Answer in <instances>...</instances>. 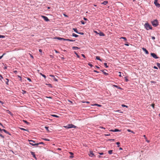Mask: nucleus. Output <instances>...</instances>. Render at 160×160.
<instances>
[{
    "label": "nucleus",
    "instance_id": "1",
    "mask_svg": "<svg viewBox=\"0 0 160 160\" xmlns=\"http://www.w3.org/2000/svg\"><path fill=\"white\" fill-rule=\"evenodd\" d=\"M144 26L146 29L147 30L149 29H152V27L151 25H150L148 23H146L144 25Z\"/></svg>",
    "mask_w": 160,
    "mask_h": 160
},
{
    "label": "nucleus",
    "instance_id": "2",
    "mask_svg": "<svg viewBox=\"0 0 160 160\" xmlns=\"http://www.w3.org/2000/svg\"><path fill=\"white\" fill-rule=\"evenodd\" d=\"M64 127L67 129L70 128H76L77 127L73 124H68L66 126H64Z\"/></svg>",
    "mask_w": 160,
    "mask_h": 160
},
{
    "label": "nucleus",
    "instance_id": "3",
    "mask_svg": "<svg viewBox=\"0 0 160 160\" xmlns=\"http://www.w3.org/2000/svg\"><path fill=\"white\" fill-rule=\"evenodd\" d=\"M152 25L154 27L157 26L158 24V22L157 20H155L152 21Z\"/></svg>",
    "mask_w": 160,
    "mask_h": 160
},
{
    "label": "nucleus",
    "instance_id": "4",
    "mask_svg": "<svg viewBox=\"0 0 160 160\" xmlns=\"http://www.w3.org/2000/svg\"><path fill=\"white\" fill-rule=\"evenodd\" d=\"M29 141L30 142L29 143L32 146L37 145H36V143H35V142L32 140H29Z\"/></svg>",
    "mask_w": 160,
    "mask_h": 160
},
{
    "label": "nucleus",
    "instance_id": "5",
    "mask_svg": "<svg viewBox=\"0 0 160 160\" xmlns=\"http://www.w3.org/2000/svg\"><path fill=\"white\" fill-rule=\"evenodd\" d=\"M151 55L154 58L157 59L158 58L157 56L154 53H151Z\"/></svg>",
    "mask_w": 160,
    "mask_h": 160
},
{
    "label": "nucleus",
    "instance_id": "6",
    "mask_svg": "<svg viewBox=\"0 0 160 160\" xmlns=\"http://www.w3.org/2000/svg\"><path fill=\"white\" fill-rule=\"evenodd\" d=\"M42 17L44 19L45 21H49V19H48V17H47L46 16H42Z\"/></svg>",
    "mask_w": 160,
    "mask_h": 160
},
{
    "label": "nucleus",
    "instance_id": "7",
    "mask_svg": "<svg viewBox=\"0 0 160 160\" xmlns=\"http://www.w3.org/2000/svg\"><path fill=\"white\" fill-rule=\"evenodd\" d=\"M109 131H111V132H120V130L118 129H115L114 130H112V129L110 130Z\"/></svg>",
    "mask_w": 160,
    "mask_h": 160
},
{
    "label": "nucleus",
    "instance_id": "8",
    "mask_svg": "<svg viewBox=\"0 0 160 160\" xmlns=\"http://www.w3.org/2000/svg\"><path fill=\"white\" fill-rule=\"evenodd\" d=\"M142 49L145 52V53L146 54H148L149 52H148V50H147L146 48H142Z\"/></svg>",
    "mask_w": 160,
    "mask_h": 160
},
{
    "label": "nucleus",
    "instance_id": "9",
    "mask_svg": "<svg viewBox=\"0 0 160 160\" xmlns=\"http://www.w3.org/2000/svg\"><path fill=\"white\" fill-rule=\"evenodd\" d=\"M89 156L91 157H93L94 156V153H93V152L92 151H90V154H89Z\"/></svg>",
    "mask_w": 160,
    "mask_h": 160
},
{
    "label": "nucleus",
    "instance_id": "10",
    "mask_svg": "<svg viewBox=\"0 0 160 160\" xmlns=\"http://www.w3.org/2000/svg\"><path fill=\"white\" fill-rule=\"evenodd\" d=\"M31 154L33 156V157L35 159H37V158L35 156V153L34 152H31Z\"/></svg>",
    "mask_w": 160,
    "mask_h": 160
},
{
    "label": "nucleus",
    "instance_id": "11",
    "mask_svg": "<svg viewBox=\"0 0 160 160\" xmlns=\"http://www.w3.org/2000/svg\"><path fill=\"white\" fill-rule=\"evenodd\" d=\"M98 34H99L100 36H105V34L102 32H101L99 33H98Z\"/></svg>",
    "mask_w": 160,
    "mask_h": 160
},
{
    "label": "nucleus",
    "instance_id": "12",
    "mask_svg": "<svg viewBox=\"0 0 160 160\" xmlns=\"http://www.w3.org/2000/svg\"><path fill=\"white\" fill-rule=\"evenodd\" d=\"M154 3L156 5V6H157V7L158 8L160 7V4L159 3H158V2H157L156 3Z\"/></svg>",
    "mask_w": 160,
    "mask_h": 160
},
{
    "label": "nucleus",
    "instance_id": "13",
    "mask_svg": "<svg viewBox=\"0 0 160 160\" xmlns=\"http://www.w3.org/2000/svg\"><path fill=\"white\" fill-rule=\"evenodd\" d=\"M63 40L64 41H70V42H73L74 41V40H72L69 39H63Z\"/></svg>",
    "mask_w": 160,
    "mask_h": 160
},
{
    "label": "nucleus",
    "instance_id": "14",
    "mask_svg": "<svg viewBox=\"0 0 160 160\" xmlns=\"http://www.w3.org/2000/svg\"><path fill=\"white\" fill-rule=\"evenodd\" d=\"M113 86L114 87H116L117 88H118V89H122L120 87H119L118 86L116 85H113Z\"/></svg>",
    "mask_w": 160,
    "mask_h": 160
},
{
    "label": "nucleus",
    "instance_id": "15",
    "mask_svg": "<svg viewBox=\"0 0 160 160\" xmlns=\"http://www.w3.org/2000/svg\"><path fill=\"white\" fill-rule=\"evenodd\" d=\"M92 105V106H97L99 107H101L102 106L101 105L98 104H94L93 105Z\"/></svg>",
    "mask_w": 160,
    "mask_h": 160
},
{
    "label": "nucleus",
    "instance_id": "16",
    "mask_svg": "<svg viewBox=\"0 0 160 160\" xmlns=\"http://www.w3.org/2000/svg\"><path fill=\"white\" fill-rule=\"evenodd\" d=\"M108 3V2L107 1H105L103 2L102 3V4H103L105 5H106Z\"/></svg>",
    "mask_w": 160,
    "mask_h": 160
},
{
    "label": "nucleus",
    "instance_id": "17",
    "mask_svg": "<svg viewBox=\"0 0 160 160\" xmlns=\"http://www.w3.org/2000/svg\"><path fill=\"white\" fill-rule=\"evenodd\" d=\"M6 81L5 82H6V84L7 85H8V82H9V79H7V78H6Z\"/></svg>",
    "mask_w": 160,
    "mask_h": 160
},
{
    "label": "nucleus",
    "instance_id": "18",
    "mask_svg": "<svg viewBox=\"0 0 160 160\" xmlns=\"http://www.w3.org/2000/svg\"><path fill=\"white\" fill-rule=\"evenodd\" d=\"M72 48L74 50H76L79 49V48L77 47H72Z\"/></svg>",
    "mask_w": 160,
    "mask_h": 160
},
{
    "label": "nucleus",
    "instance_id": "19",
    "mask_svg": "<svg viewBox=\"0 0 160 160\" xmlns=\"http://www.w3.org/2000/svg\"><path fill=\"white\" fill-rule=\"evenodd\" d=\"M39 74H40V75H42L43 77L45 79L46 78V77L45 75L42 74L41 72L39 73Z\"/></svg>",
    "mask_w": 160,
    "mask_h": 160
},
{
    "label": "nucleus",
    "instance_id": "20",
    "mask_svg": "<svg viewBox=\"0 0 160 160\" xmlns=\"http://www.w3.org/2000/svg\"><path fill=\"white\" fill-rule=\"evenodd\" d=\"M44 144V143L43 142H40L39 143H36V145L37 146V145H38L39 144Z\"/></svg>",
    "mask_w": 160,
    "mask_h": 160
},
{
    "label": "nucleus",
    "instance_id": "21",
    "mask_svg": "<svg viewBox=\"0 0 160 160\" xmlns=\"http://www.w3.org/2000/svg\"><path fill=\"white\" fill-rule=\"evenodd\" d=\"M73 30L74 31L76 32V33H78L77 29L76 28H73Z\"/></svg>",
    "mask_w": 160,
    "mask_h": 160
},
{
    "label": "nucleus",
    "instance_id": "22",
    "mask_svg": "<svg viewBox=\"0 0 160 160\" xmlns=\"http://www.w3.org/2000/svg\"><path fill=\"white\" fill-rule=\"evenodd\" d=\"M96 59L97 60H99L100 61H102L100 59L99 57V56H96Z\"/></svg>",
    "mask_w": 160,
    "mask_h": 160
},
{
    "label": "nucleus",
    "instance_id": "23",
    "mask_svg": "<svg viewBox=\"0 0 160 160\" xmlns=\"http://www.w3.org/2000/svg\"><path fill=\"white\" fill-rule=\"evenodd\" d=\"M72 36L75 37H77L78 36V35H77V34H76L74 33L72 34Z\"/></svg>",
    "mask_w": 160,
    "mask_h": 160
},
{
    "label": "nucleus",
    "instance_id": "24",
    "mask_svg": "<svg viewBox=\"0 0 160 160\" xmlns=\"http://www.w3.org/2000/svg\"><path fill=\"white\" fill-rule=\"evenodd\" d=\"M112 150H110L108 151V152L109 154H111L112 153Z\"/></svg>",
    "mask_w": 160,
    "mask_h": 160
},
{
    "label": "nucleus",
    "instance_id": "25",
    "mask_svg": "<svg viewBox=\"0 0 160 160\" xmlns=\"http://www.w3.org/2000/svg\"><path fill=\"white\" fill-rule=\"evenodd\" d=\"M52 116L54 117H56V118H58L59 117V116L56 115H54V114H53V115H52Z\"/></svg>",
    "mask_w": 160,
    "mask_h": 160
},
{
    "label": "nucleus",
    "instance_id": "26",
    "mask_svg": "<svg viewBox=\"0 0 160 160\" xmlns=\"http://www.w3.org/2000/svg\"><path fill=\"white\" fill-rule=\"evenodd\" d=\"M18 77L19 78H20V80L21 81V82H22V77L19 76V75H18Z\"/></svg>",
    "mask_w": 160,
    "mask_h": 160
},
{
    "label": "nucleus",
    "instance_id": "27",
    "mask_svg": "<svg viewBox=\"0 0 160 160\" xmlns=\"http://www.w3.org/2000/svg\"><path fill=\"white\" fill-rule=\"evenodd\" d=\"M42 139L45 141H50V140L49 139H47L46 138H43Z\"/></svg>",
    "mask_w": 160,
    "mask_h": 160
},
{
    "label": "nucleus",
    "instance_id": "28",
    "mask_svg": "<svg viewBox=\"0 0 160 160\" xmlns=\"http://www.w3.org/2000/svg\"><path fill=\"white\" fill-rule=\"evenodd\" d=\"M7 112L8 113H9L10 114H11V115H12V113L10 112V111L9 110H8L7 111Z\"/></svg>",
    "mask_w": 160,
    "mask_h": 160
},
{
    "label": "nucleus",
    "instance_id": "29",
    "mask_svg": "<svg viewBox=\"0 0 160 160\" xmlns=\"http://www.w3.org/2000/svg\"><path fill=\"white\" fill-rule=\"evenodd\" d=\"M157 66L160 69V63H158L157 64Z\"/></svg>",
    "mask_w": 160,
    "mask_h": 160
},
{
    "label": "nucleus",
    "instance_id": "30",
    "mask_svg": "<svg viewBox=\"0 0 160 160\" xmlns=\"http://www.w3.org/2000/svg\"><path fill=\"white\" fill-rule=\"evenodd\" d=\"M20 129H21V130H25V131H28H28L27 130V129H26L24 128H20Z\"/></svg>",
    "mask_w": 160,
    "mask_h": 160
},
{
    "label": "nucleus",
    "instance_id": "31",
    "mask_svg": "<svg viewBox=\"0 0 160 160\" xmlns=\"http://www.w3.org/2000/svg\"><path fill=\"white\" fill-rule=\"evenodd\" d=\"M74 53L75 54H76L77 55V56L78 58H80L79 56L78 55V54L77 53V52H74Z\"/></svg>",
    "mask_w": 160,
    "mask_h": 160
},
{
    "label": "nucleus",
    "instance_id": "32",
    "mask_svg": "<svg viewBox=\"0 0 160 160\" xmlns=\"http://www.w3.org/2000/svg\"><path fill=\"white\" fill-rule=\"evenodd\" d=\"M104 66H105V67L106 68H107L108 67V66H107V63H104Z\"/></svg>",
    "mask_w": 160,
    "mask_h": 160
},
{
    "label": "nucleus",
    "instance_id": "33",
    "mask_svg": "<svg viewBox=\"0 0 160 160\" xmlns=\"http://www.w3.org/2000/svg\"><path fill=\"white\" fill-rule=\"evenodd\" d=\"M1 131H4L5 133H6V132H7V131L4 129H1Z\"/></svg>",
    "mask_w": 160,
    "mask_h": 160
},
{
    "label": "nucleus",
    "instance_id": "34",
    "mask_svg": "<svg viewBox=\"0 0 160 160\" xmlns=\"http://www.w3.org/2000/svg\"><path fill=\"white\" fill-rule=\"evenodd\" d=\"M58 39H59V40H63V39H64V38H59V37H58V38H57Z\"/></svg>",
    "mask_w": 160,
    "mask_h": 160
},
{
    "label": "nucleus",
    "instance_id": "35",
    "mask_svg": "<svg viewBox=\"0 0 160 160\" xmlns=\"http://www.w3.org/2000/svg\"><path fill=\"white\" fill-rule=\"evenodd\" d=\"M122 106L123 107H126V108H128V107L127 106H126L124 104H122Z\"/></svg>",
    "mask_w": 160,
    "mask_h": 160
},
{
    "label": "nucleus",
    "instance_id": "36",
    "mask_svg": "<svg viewBox=\"0 0 160 160\" xmlns=\"http://www.w3.org/2000/svg\"><path fill=\"white\" fill-rule=\"evenodd\" d=\"M154 105H155V104L154 103L152 104L151 105V106L153 108V109H154Z\"/></svg>",
    "mask_w": 160,
    "mask_h": 160
},
{
    "label": "nucleus",
    "instance_id": "37",
    "mask_svg": "<svg viewBox=\"0 0 160 160\" xmlns=\"http://www.w3.org/2000/svg\"><path fill=\"white\" fill-rule=\"evenodd\" d=\"M120 144V143L119 142H116V144L118 145V147H119V145Z\"/></svg>",
    "mask_w": 160,
    "mask_h": 160
},
{
    "label": "nucleus",
    "instance_id": "38",
    "mask_svg": "<svg viewBox=\"0 0 160 160\" xmlns=\"http://www.w3.org/2000/svg\"><path fill=\"white\" fill-rule=\"evenodd\" d=\"M5 54V53H3V55H2V56H0V59H1L2 58V57H3V56Z\"/></svg>",
    "mask_w": 160,
    "mask_h": 160
},
{
    "label": "nucleus",
    "instance_id": "39",
    "mask_svg": "<svg viewBox=\"0 0 160 160\" xmlns=\"http://www.w3.org/2000/svg\"><path fill=\"white\" fill-rule=\"evenodd\" d=\"M5 37V36L2 35H0V38H4Z\"/></svg>",
    "mask_w": 160,
    "mask_h": 160
},
{
    "label": "nucleus",
    "instance_id": "40",
    "mask_svg": "<svg viewBox=\"0 0 160 160\" xmlns=\"http://www.w3.org/2000/svg\"><path fill=\"white\" fill-rule=\"evenodd\" d=\"M45 128L47 130V131H48V128L47 127H45Z\"/></svg>",
    "mask_w": 160,
    "mask_h": 160
},
{
    "label": "nucleus",
    "instance_id": "41",
    "mask_svg": "<svg viewBox=\"0 0 160 160\" xmlns=\"http://www.w3.org/2000/svg\"><path fill=\"white\" fill-rule=\"evenodd\" d=\"M27 79L29 81V82H31V80L28 78H27Z\"/></svg>",
    "mask_w": 160,
    "mask_h": 160
},
{
    "label": "nucleus",
    "instance_id": "42",
    "mask_svg": "<svg viewBox=\"0 0 160 160\" xmlns=\"http://www.w3.org/2000/svg\"><path fill=\"white\" fill-rule=\"evenodd\" d=\"M23 121L25 122V123H27V124H28V122L27 121H26V120H23Z\"/></svg>",
    "mask_w": 160,
    "mask_h": 160
},
{
    "label": "nucleus",
    "instance_id": "43",
    "mask_svg": "<svg viewBox=\"0 0 160 160\" xmlns=\"http://www.w3.org/2000/svg\"><path fill=\"white\" fill-rule=\"evenodd\" d=\"M121 38L124 39V40L125 41L127 40V39H126V38H125V37H122V38Z\"/></svg>",
    "mask_w": 160,
    "mask_h": 160
},
{
    "label": "nucleus",
    "instance_id": "44",
    "mask_svg": "<svg viewBox=\"0 0 160 160\" xmlns=\"http://www.w3.org/2000/svg\"><path fill=\"white\" fill-rule=\"evenodd\" d=\"M102 71L103 72V73L105 75H108V74L107 73H106L105 72H104L103 71Z\"/></svg>",
    "mask_w": 160,
    "mask_h": 160
},
{
    "label": "nucleus",
    "instance_id": "45",
    "mask_svg": "<svg viewBox=\"0 0 160 160\" xmlns=\"http://www.w3.org/2000/svg\"><path fill=\"white\" fill-rule=\"evenodd\" d=\"M81 22L82 24H85V22L83 21H81Z\"/></svg>",
    "mask_w": 160,
    "mask_h": 160
},
{
    "label": "nucleus",
    "instance_id": "46",
    "mask_svg": "<svg viewBox=\"0 0 160 160\" xmlns=\"http://www.w3.org/2000/svg\"><path fill=\"white\" fill-rule=\"evenodd\" d=\"M3 77H2V75L0 74V79L1 80L2 79H3Z\"/></svg>",
    "mask_w": 160,
    "mask_h": 160
},
{
    "label": "nucleus",
    "instance_id": "47",
    "mask_svg": "<svg viewBox=\"0 0 160 160\" xmlns=\"http://www.w3.org/2000/svg\"><path fill=\"white\" fill-rule=\"evenodd\" d=\"M127 131L129 132H131L132 131L130 129H128Z\"/></svg>",
    "mask_w": 160,
    "mask_h": 160
},
{
    "label": "nucleus",
    "instance_id": "48",
    "mask_svg": "<svg viewBox=\"0 0 160 160\" xmlns=\"http://www.w3.org/2000/svg\"><path fill=\"white\" fill-rule=\"evenodd\" d=\"M88 65L91 67H92V65L90 63H89L88 64Z\"/></svg>",
    "mask_w": 160,
    "mask_h": 160
},
{
    "label": "nucleus",
    "instance_id": "49",
    "mask_svg": "<svg viewBox=\"0 0 160 160\" xmlns=\"http://www.w3.org/2000/svg\"><path fill=\"white\" fill-rule=\"evenodd\" d=\"M48 86H49V87H52V85H51V84H48Z\"/></svg>",
    "mask_w": 160,
    "mask_h": 160
},
{
    "label": "nucleus",
    "instance_id": "50",
    "mask_svg": "<svg viewBox=\"0 0 160 160\" xmlns=\"http://www.w3.org/2000/svg\"><path fill=\"white\" fill-rule=\"evenodd\" d=\"M54 80L55 81H57L58 80L56 78H55V77H54Z\"/></svg>",
    "mask_w": 160,
    "mask_h": 160
},
{
    "label": "nucleus",
    "instance_id": "51",
    "mask_svg": "<svg viewBox=\"0 0 160 160\" xmlns=\"http://www.w3.org/2000/svg\"><path fill=\"white\" fill-rule=\"evenodd\" d=\"M151 82L152 83H156V82L154 81H151Z\"/></svg>",
    "mask_w": 160,
    "mask_h": 160
},
{
    "label": "nucleus",
    "instance_id": "52",
    "mask_svg": "<svg viewBox=\"0 0 160 160\" xmlns=\"http://www.w3.org/2000/svg\"><path fill=\"white\" fill-rule=\"evenodd\" d=\"M82 56L83 57H84V58H85L86 57H85V56L83 54H82Z\"/></svg>",
    "mask_w": 160,
    "mask_h": 160
},
{
    "label": "nucleus",
    "instance_id": "53",
    "mask_svg": "<svg viewBox=\"0 0 160 160\" xmlns=\"http://www.w3.org/2000/svg\"><path fill=\"white\" fill-rule=\"evenodd\" d=\"M153 68H154L155 69H158V68L157 67L155 66H154Z\"/></svg>",
    "mask_w": 160,
    "mask_h": 160
},
{
    "label": "nucleus",
    "instance_id": "54",
    "mask_svg": "<svg viewBox=\"0 0 160 160\" xmlns=\"http://www.w3.org/2000/svg\"><path fill=\"white\" fill-rule=\"evenodd\" d=\"M54 51L57 53H58L59 52L56 50H54Z\"/></svg>",
    "mask_w": 160,
    "mask_h": 160
},
{
    "label": "nucleus",
    "instance_id": "55",
    "mask_svg": "<svg viewBox=\"0 0 160 160\" xmlns=\"http://www.w3.org/2000/svg\"><path fill=\"white\" fill-rule=\"evenodd\" d=\"M78 33L80 34H81V35H83V33L82 32H78Z\"/></svg>",
    "mask_w": 160,
    "mask_h": 160
},
{
    "label": "nucleus",
    "instance_id": "56",
    "mask_svg": "<svg viewBox=\"0 0 160 160\" xmlns=\"http://www.w3.org/2000/svg\"><path fill=\"white\" fill-rule=\"evenodd\" d=\"M152 39H153V40H154V39H155V37H153V36L152 37Z\"/></svg>",
    "mask_w": 160,
    "mask_h": 160
},
{
    "label": "nucleus",
    "instance_id": "57",
    "mask_svg": "<svg viewBox=\"0 0 160 160\" xmlns=\"http://www.w3.org/2000/svg\"><path fill=\"white\" fill-rule=\"evenodd\" d=\"M119 73H120V74L119 75V77H122V75H121V72H119Z\"/></svg>",
    "mask_w": 160,
    "mask_h": 160
},
{
    "label": "nucleus",
    "instance_id": "58",
    "mask_svg": "<svg viewBox=\"0 0 160 160\" xmlns=\"http://www.w3.org/2000/svg\"><path fill=\"white\" fill-rule=\"evenodd\" d=\"M17 72V71L15 70V71H13V72L15 73H16Z\"/></svg>",
    "mask_w": 160,
    "mask_h": 160
},
{
    "label": "nucleus",
    "instance_id": "59",
    "mask_svg": "<svg viewBox=\"0 0 160 160\" xmlns=\"http://www.w3.org/2000/svg\"><path fill=\"white\" fill-rule=\"evenodd\" d=\"M50 76L51 77H54V75H50Z\"/></svg>",
    "mask_w": 160,
    "mask_h": 160
},
{
    "label": "nucleus",
    "instance_id": "60",
    "mask_svg": "<svg viewBox=\"0 0 160 160\" xmlns=\"http://www.w3.org/2000/svg\"><path fill=\"white\" fill-rule=\"evenodd\" d=\"M158 2V0H154V3H156Z\"/></svg>",
    "mask_w": 160,
    "mask_h": 160
},
{
    "label": "nucleus",
    "instance_id": "61",
    "mask_svg": "<svg viewBox=\"0 0 160 160\" xmlns=\"http://www.w3.org/2000/svg\"><path fill=\"white\" fill-rule=\"evenodd\" d=\"M0 136L3 138L4 137L2 136V135L1 134H0Z\"/></svg>",
    "mask_w": 160,
    "mask_h": 160
},
{
    "label": "nucleus",
    "instance_id": "62",
    "mask_svg": "<svg viewBox=\"0 0 160 160\" xmlns=\"http://www.w3.org/2000/svg\"><path fill=\"white\" fill-rule=\"evenodd\" d=\"M94 72H97V73H98L99 72H98L97 71H96V70H94Z\"/></svg>",
    "mask_w": 160,
    "mask_h": 160
},
{
    "label": "nucleus",
    "instance_id": "63",
    "mask_svg": "<svg viewBox=\"0 0 160 160\" xmlns=\"http://www.w3.org/2000/svg\"><path fill=\"white\" fill-rule=\"evenodd\" d=\"M30 57H31L32 58H33V56H32V55H31V54H30Z\"/></svg>",
    "mask_w": 160,
    "mask_h": 160
},
{
    "label": "nucleus",
    "instance_id": "64",
    "mask_svg": "<svg viewBox=\"0 0 160 160\" xmlns=\"http://www.w3.org/2000/svg\"><path fill=\"white\" fill-rule=\"evenodd\" d=\"M125 45H126L127 46H129L128 44V43L125 44Z\"/></svg>",
    "mask_w": 160,
    "mask_h": 160
}]
</instances>
